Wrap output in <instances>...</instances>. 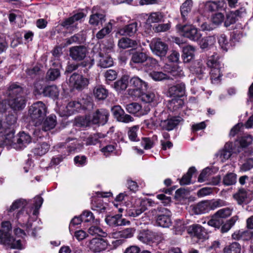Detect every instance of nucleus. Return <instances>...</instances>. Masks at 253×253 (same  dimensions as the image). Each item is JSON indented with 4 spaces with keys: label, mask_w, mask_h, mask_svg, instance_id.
Returning a JSON list of instances; mask_svg holds the SVG:
<instances>
[{
    "label": "nucleus",
    "mask_w": 253,
    "mask_h": 253,
    "mask_svg": "<svg viewBox=\"0 0 253 253\" xmlns=\"http://www.w3.org/2000/svg\"><path fill=\"white\" fill-rule=\"evenodd\" d=\"M112 112L115 118L119 121L125 123H128L134 121L130 115L126 114L124 110L120 106H115L112 108Z\"/></svg>",
    "instance_id": "4be33fe9"
},
{
    "label": "nucleus",
    "mask_w": 253,
    "mask_h": 253,
    "mask_svg": "<svg viewBox=\"0 0 253 253\" xmlns=\"http://www.w3.org/2000/svg\"><path fill=\"white\" fill-rule=\"evenodd\" d=\"M92 14L90 16L89 23L93 26L102 25L105 21V15L102 13H97L95 8L92 9Z\"/></svg>",
    "instance_id": "c756f323"
},
{
    "label": "nucleus",
    "mask_w": 253,
    "mask_h": 253,
    "mask_svg": "<svg viewBox=\"0 0 253 253\" xmlns=\"http://www.w3.org/2000/svg\"><path fill=\"white\" fill-rule=\"evenodd\" d=\"M60 72L57 69H50L46 75V79L48 81H53L59 78Z\"/></svg>",
    "instance_id": "e2e57ef3"
},
{
    "label": "nucleus",
    "mask_w": 253,
    "mask_h": 253,
    "mask_svg": "<svg viewBox=\"0 0 253 253\" xmlns=\"http://www.w3.org/2000/svg\"><path fill=\"white\" fill-rule=\"evenodd\" d=\"M188 233L192 236L199 239L205 240L208 238L206 230L199 224H193L187 229Z\"/></svg>",
    "instance_id": "6ab92c4d"
},
{
    "label": "nucleus",
    "mask_w": 253,
    "mask_h": 253,
    "mask_svg": "<svg viewBox=\"0 0 253 253\" xmlns=\"http://www.w3.org/2000/svg\"><path fill=\"white\" fill-rule=\"evenodd\" d=\"M71 140L72 141V142L68 143L69 141H68L66 142V145L63 143H59L57 144L56 146L57 148H62L63 147L66 148L67 147L68 154L78 150H80L82 149L83 146L82 145L79 144L77 140L71 139Z\"/></svg>",
    "instance_id": "7c9ffc66"
},
{
    "label": "nucleus",
    "mask_w": 253,
    "mask_h": 253,
    "mask_svg": "<svg viewBox=\"0 0 253 253\" xmlns=\"http://www.w3.org/2000/svg\"><path fill=\"white\" fill-rule=\"evenodd\" d=\"M135 97L139 98L143 102L146 103H150L156 100L157 96L153 92L145 93L144 91H142L139 96Z\"/></svg>",
    "instance_id": "49530a36"
},
{
    "label": "nucleus",
    "mask_w": 253,
    "mask_h": 253,
    "mask_svg": "<svg viewBox=\"0 0 253 253\" xmlns=\"http://www.w3.org/2000/svg\"><path fill=\"white\" fill-rule=\"evenodd\" d=\"M233 211V209L230 208H225L219 210L215 213L220 219L226 218L229 216Z\"/></svg>",
    "instance_id": "774afa93"
},
{
    "label": "nucleus",
    "mask_w": 253,
    "mask_h": 253,
    "mask_svg": "<svg viewBox=\"0 0 253 253\" xmlns=\"http://www.w3.org/2000/svg\"><path fill=\"white\" fill-rule=\"evenodd\" d=\"M112 47L110 46L106 49L104 45L100 47V51L98 52V48L96 46L93 49L94 58L97 61L98 65L101 68H108L113 65V60L111 55L109 54Z\"/></svg>",
    "instance_id": "0eeeda50"
},
{
    "label": "nucleus",
    "mask_w": 253,
    "mask_h": 253,
    "mask_svg": "<svg viewBox=\"0 0 253 253\" xmlns=\"http://www.w3.org/2000/svg\"><path fill=\"white\" fill-rule=\"evenodd\" d=\"M42 91L43 92L44 96H49L54 99L56 98L59 94V89L54 85L44 87Z\"/></svg>",
    "instance_id": "58836bf2"
},
{
    "label": "nucleus",
    "mask_w": 253,
    "mask_h": 253,
    "mask_svg": "<svg viewBox=\"0 0 253 253\" xmlns=\"http://www.w3.org/2000/svg\"><path fill=\"white\" fill-rule=\"evenodd\" d=\"M104 135L101 133L94 134L88 137L85 141L86 145H96L98 143L101 142L100 139L103 138Z\"/></svg>",
    "instance_id": "3c124183"
},
{
    "label": "nucleus",
    "mask_w": 253,
    "mask_h": 253,
    "mask_svg": "<svg viewBox=\"0 0 253 253\" xmlns=\"http://www.w3.org/2000/svg\"><path fill=\"white\" fill-rule=\"evenodd\" d=\"M109 115L108 111L106 109L97 110L92 114L90 115L91 123L94 125H103L108 121Z\"/></svg>",
    "instance_id": "dca6fc26"
},
{
    "label": "nucleus",
    "mask_w": 253,
    "mask_h": 253,
    "mask_svg": "<svg viewBox=\"0 0 253 253\" xmlns=\"http://www.w3.org/2000/svg\"><path fill=\"white\" fill-rule=\"evenodd\" d=\"M185 92V85L183 83L171 86L169 89V93L170 96H182L184 94Z\"/></svg>",
    "instance_id": "c85d7f7f"
},
{
    "label": "nucleus",
    "mask_w": 253,
    "mask_h": 253,
    "mask_svg": "<svg viewBox=\"0 0 253 253\" xmlns=\"http://www.w3.org/2000/svg\"><path fill=\"white\" fill-rule=\"evenodd\" d=\"M146 210L145 202L142 199H135L132 205L127 207L126 211L128 216L137 217Z\"/></svg>",
    "instance_id": "4468645a"
},
{
    "label": "nucleus",
    "mask_w": 253,
    "mask_h": 253,
    "mask_svg": "<svg viewBox=\"0 0 253 253\" xmlns=\"http://www.w3.org/2000/svg\"><path fill=\"white\" fill-rule=\"evenodd\" d=\"M126 109L128 113L137 117H140L148 113L150 110V106L148 104H145L142 106L138 103L133 102L126 105Z\"/></svg>",
    "instance_id": "2eb2a0df"
},
{
    "label": "nucleus",
    "mask_w": 253,
    "mask_h": 253,
    "mask_svg": "<svg viewBox=\"0 0 253 253\" xmlns=\"http://www.w3.org/2000/svg\"><path fill=\"white\" fill-rule=\"evenodd\" d=\"M135 231V229L134 228H126L113 233V236L115 238H130L133 237Z\"/></svg>",
    "instance_id": "473e14b6"
},
{
    "label": "nucleus",
    "mask_w": 253,
    "mask_h": 253,
    "mask_svg": "<svg viewBox=\"0 0 253 253\" xmlns=\"http://www.w3.org/2000/svg\"><path fill=\"white\" fill-rule=\"evenodd\" d=\"M241 246L237 242H233L232 244L226 246L224 249V253H240Z\"/></svg>",
    "instance_id": "6e6d98bb"
},
{
    "label": "nucleus",
    "mask_w": 253,
    "mask_h": 253,
    "mask_svg": "<svg viewBox=\"0 0 253 253\" xmlns=\"http://www.w3.org/2000/svg\"><path fill=\"white\" fill-rule=\"evenodd\" d=\"M46 108L41 101L33 104L29 108V115L36 126H38L46 115Z\"/></svg>",
    "instance_id": "6e6552de"
},
{
    "label": "nucleus",
    "mask_w": 253,
    "mask_h": 253,
    "mask_svg": "<svg viewBox=\"0 0 253 253\" xmlns=\"http://www.w3.org/2000/svg\"><path fill=\"white\" fill-rule=\"evenodd\" d=\"M108 91L101 86H96L93 90V94L95 97L98 100H104L108 96Z\"/></svg>",
    "instance_id": "09e8293b"
},
{
    "label": "nucleus",
    "mask_w": 253,
    "mask_h": 253,
    "mask_svg": "<svg viewBox=\"0 0 253 253\" xmlns=\"http://www.w3.org/2000/svg\"><path fill=\"white\" fill-rule=\"evenodd\" d=\"M129 85L131 87L128 90V93L132 97L139 96L142 91L147 88V83L137 76H134L129 80Z\"/></svg>",
    "instance_id": "9b49d317"
},
{
    "label": "nucleus",
    "mask_w": 253,
    "mask_h": 253,
    "mask_svg": "<svg viewBox=\"0 0 253 253\" xmlns=\"http://www.w3.org/2000/svg\"><path fill=\"white\" fill-rule=\"evenodd\" d=\"M129 77L128 76L124 75L121 79L114 84V87L118 92L125 90L128 85Z\"/></svg>",
    "instance_id": "e433bc0d"
},
{
    "label": "nucleus",
    "mask_w": 253,
    "mask_h": 253,
    "mask_svg": "<svg viewBox=\"0 0 253 253\" xmlns=\"http://www.w3.org/2000/svg\"><path fill=\"white\" fill-rule=\"evenodd\" d=\"M108 245L107 241L102 238H93L89 242L87 246L95 253L100 252L107 249Z\"/></svg>",
    "instance_id": "5701e85b"
},
{
    "label": "nucleus",
    "mask_w": 253,
    "mask_h": 253,
    "mask_svg": "<svg viewBox=\"0 0 253 253\" xmlns=\"http://www.w3.org/2000/svg\"><path fill=\"white\" fill-rule=\"evenodd\" d=\"M121 214H118L115 215H108L105 218V222L110 226L116 227L118 226L128 225L130 222L125 218H122Z\"/></svg>",
    "instance_id": "b1692460"
},
{
    "label": "nucleus",
    "mask_w": 253,
    "mask_h": 253,
    "mask_svg": "<svg viewBox=\"0 0 253 253\" xmlns=\"http://www.w3.org/2000/svg\"><path fill=\"white\" fill-rule=\"evenodd\" d=\"M171 216V213L170 211L167 209H164V211L158 215L157 217V224L164 228L169 227L172 223Z\"/></svg>",
    "instance_id": "412c9836"
},
{
    "label": "nucleus",
    "mask_w": 253,
    "mask_h": 253,
    "mask_svg": "<svg viewBox=\"0 0 253 253\" xmlns=\"http://www.w3.org/2000/svg\"><path fill=\"white\" fill-rule=\"evenodd\" d=\"M147 55L143 52H136L132 54L129 63L132 68H134V64L143 63L147 59Z\"/></svg>",
    "instance_id": "c9c22d12"
},
{
    "label": "nucleus",
    "mask_w": 253,
    "mask_h": 253,
    "mask_svg": "<svg viewBox=\"0 0 253 253\" xmlns=\"http://www.w3.org/2000/svg\"><path fill=\"white\" fill-rule=\"evenodd\" d=\"M223 219H220L217 215L214 213L208 221V224L209 226L213 227L215 228L219 229L222 224Z\"/></svg>",
    "instance_id": "680f3d73"
},
{
    "label": "nucleus",
    "mask_w": 253,
    "mask_h": 253,
    "mask_svg": "<svg viewBox=\"0 0 253 253\" xmlns=\"http://www.w3.org/2000/svg\"><path fill=\"white\" fill-rule=\"evenodd\" d=\"M1 228L0 230V240L2 244L12 249L21 250L24 248L23 241L21 240L25 235L23 230L19 228L14 229V232L16 237L14 238L10 233L11 230L10 222H2Z\"/></svg>",
    "instance_id": "f257e3e1"
},
{
    "label": "nucleus",
    "mask_w": 253,
    "mask_h": 253,
    "mask_svg": "<svg viewBox=\"0 0 253 253\" xmlns=\"http://www.w3.org/2000/svg\"><path fill=\"white\" fill-rule=\"evenodd\" d=\"M218 42L221 48L225 51H227L230 47L227 36L222 34L218 38Z\"/></svg>",
    "instance_id": "4d7b16f0"
},
{
    "label": "nucleus",
    "mask_w": 253,
    "mask_h": 253,
    "mask_svg": "<svg viewBox=\"0 0 253 253\" xmlns=\"http://www.w3.org/2000/svg\"><path fill=\"white\" fill-rule=\"evenodd\" d=\"M219 56L214 53L208 58L207 65L211 70L210 72L211 82L213 84H218L221 77V64L219 61Z\"/></svg>",
    "instance_id": "1a4fd4ad"
},
{
    "label": "nucleus",
    "mask_w": 253,
    "mask_h": 253,
    "mask_svg": "<svg viewBox=\"0 0 253 253\" xmlns=\"http://www.w3.org/2000/svg\"><path fill=\"white\" fill-rule=\"evenodd\" d=\"M112 21H114V20H110L105 28H102L96 34V36L97 39H102L111 32L112 29Z\"/></svg>",
    "instance_id": "052dcab7"
},
{
    "label": "nucleus",
    "mask_w": 253,
    "mask_h": 253,
    "mask_svg": "<svg viewBox=\"0 0 253 253\" xmlns=\"http://www.w3.org/2000/svg\"><path fill=\"white\" fill-rule=\"evenodd\" d=\"M253 141V136L248 134L244 135L234 144L236 147V150H235L234 152L235 153H240L242 151H244L246 153L245 151L246 148L250 145Z\"/></svg>",
    "instance_id": "aec40b11"
},
{
    "label": "nucleus",
    "mask_w": 253,
    "mask_h": 253,
    "mask_svg": "<svg viewBox=\"0 0 253 253\" xmlns=\"http://www.w3.org/2000/svg\"><path fill=\"white\" fill-rule=\"evenodd\" d=\"M246 13V9L243 7L235 11H231L227 15V18L224 24L225 26L228 27L230 24L234 23L238 17L244 16Z\"/></svg>",
    "instance_id": "bb28decb"
},
{
    "label": "nucleus",
    "mask_w": 253,
    "mask_h": 253,
    "mask_svg": "<svg viewBox=\"0 0 253 253\" xmlns=\"http://www.w3.org/2000/svg\"><path fill=\"white\" fill-rule=\"evenodd\" d=\"M185 226L186 224L183 220L177 219L174 221L173 232L175 234L181 235L185 231Z\"/></svg>",
    "instance_id": "de8ad7c7"
},
{
    "label": "nucleus",
    "mask_w": 253,
    "mask_h": 253,
    "mask_svg": "<svg viewBox=\"0 0 253 253\" xmlns=\"http://www.w3.org/2000/svg\"><path fill=\"white\" fill-rule=\"evenodd\" d=\"M88 232L92 236H99L103 237L107 236V233L104 232L102 229L97 225L90 226L88 230Z\"/></svg>",
    "instance_id": "864d4df0"
},
{
    "label": "nucleus",
    "mask_w": 253,
    "mask_h": 253,
    "mask_svg": "<svg viewBox=\"0 0 253 253\" xmlns=\"http://www.w3.org/2000/svg\"><path fill=\"white\" fill-rule=\"evenodd\" d=\"M193 6V1L192 0H186L182 3L180 7V12L183 17H185L191 11Z\"/></svg>",
    "instance_id": "603ef678"
},
{
    "label": "nucleus",
    "mask_w": 253,
    "mask_h": 253,
    "mask_svg": "<svg viewBox=\"0 0 253 253\" xmlns=\"http://www.w3.org/2000/svg\"><path fill=\"white\" fill-rule=\"evenodd\" d=\"M195 48L191 45H186L183 48V61L184 62H189L194 56Z\"/></svg>",
    "instance_id": "c03bdc74"
},
{
    "label": "nucleus",
    "mask_w": 253,
    "mask_h": 253,
    "mask_svg": "<svg viewBox=\"0 0 253 253\" xmlns=\"http://www.w3.org/2000/svg\"><path fill=\"white\" fill-rule=\"evenodd\" d=\"M176 28L181 35L192 41L198 42L202 36L198 29L192 25H178Z\"/></svg>",
    "instance_id": "9d476101"
},
{
    "label": "nucleus",
    "mask_w": 253,
    "mask_h": 253,
    "mask_svg": "<svg viewBox=\"0 0 253 253\" xmlns=\"http://www.w3.org/2000/svg\"><path fill=\"white\" fill-rule=\"evenodd\" d=\"M86 49L83 46H74L70 49V55L74 60H82L85 56Z\"/></svg>",
    "instance_id": "cd10ccee"
},
{
    "label": "nucleus",
    "mask_w": 253,
    "mask_h": 253,
    "mask_svg": "<svg viewBox=\"0 0 253 253\" xmlns=\"http://www.w3.org/2000/svg\"><path fill=\"white\" fill-rule=\"evenodd\" d=\"M165 69L173 77H181L184 76L182 69L178 66L175 65L171 67L170 65L167 64L165 66Z\"/></svg>",
    "instance_id": "ea45409f"
},
{
    "label": "nucleus",
    "mask_w": 253,
    "mask_h": 253,
    "mask_svg": "<svg viewBox=\"0 0 253 253\" xmlns=\"http://www.w3.org/2000/svg\"><path fill=\"white\" fill-rule=\"evenodd\" d=\"M179 122L180 120L179 119L175 118H171L165 120H161L160 125L163 129L171 130L179 124Z\"/></svg>",
    "instance_id": "f704fd0d"
},
{
    "label": "nucleus",
    "mask_w": 253,
    "mask_h": 253,
    "mask_svg": "<svg viewBox=\"0 0 253 253\" xmlns=\"http://www.w3.org/2000/svg\"><path fill=\"white\" fill-rule=\"evenodd\" d=\"M196 172L194 167L190 168L186 174L183 176L180 181L181 185H188L191 183V178L193 173Z\"/></svg>",
    "instance_id": "bf43d9fd"
},
{
    "label": "nucleus",
    "mask_w": 253,
    "mask_h": 253,
    "mask_svg": "<svg viewBox=\"0 0 253 253\" xmlns=\"http://www.w3.org/2000/svg\"><path fill=\"white\" fill-rule=\"evenodd\" d=\"M138 239L144 244L156 249L158 245L164 240L162 233H156L150 230L140 231L137 236Z\"/></svg>",
    "instance_id": "423d86ee"
},
{
    "label": "nucleus",
    "mask_w": 253,
    "mask_h": 253,
    "mask_svg": "<svg viewBox=\"0 0 253 253\" xmlns=\"http://www.w3.org/2000/svg\"><path fill=\"white\" fill-rule=\"evenodd\" d=\"M212 170L211 168L207 167L203 170L198 177V181L203 182L208 179L210 176L211 175Z\"/></svg>",
    "instance_id": "338daca9"
},
{
    "label": "nucleus",
    "mask_w": 253,
    "mask_h": 253,
    "mask_svg": "<svg viewBox=\"0 0 253 253\" xmlns=\"http://www.w3.org/2000/svg\"><path fill=\"white\" fill-rule=\"evenodd\" d=\"M27 201L23 199L14 201L9 207L7 209L9 216H13V220H15L22 226H26L27 230H30L32 224L29 221L30 213L26 211Z\"/></svg>",
    "instance_id": "f03ea898"
},
{
    "label": "nucleus",
    "mask_w": 253,
    "mask_h": 253,
    "mask_svg": "<svg viewBox=\"0 0 253 253\" xmlns=\"http://www.w3.org/2000/svg\"><path fill=\"white\" fill-rule=\"evenodd\" d=\"M239 204H247L253 198V192L250 190L240 189L234 196Z\"/></svg>",
    "instance_id": "393cba45"
},
{
    "label": "nucleus",
    "mask_w": 253,
    "mask_h": 253,
    "mask_svg": "<svg viewBox=\"0 0 253 253\" xmlns=\"http://www.w3.org/2000/svg\"><path fill=\"white\" fill-rule=\"evenodd\" d=\"M237 181V175L233 172H230L225 175L223 183L225 185L230 186L235 184Z\"/></svg>",
    "instance_id": "13d9d810"
},
{
    "label": "nucleus",
    "mask_w": 253,
    "mask_h": 253,
    "mask_svg": "<svg viewBox=\"0 0 253 253\" xmlns=\"http://www.w3.org/2000/svg\"><path fill=\"white\" fill-rule=\"evenodd\" d=\"M56 125V118L54 115H50L46 119L42 122L40 124H39V126L38 127H40L39 128H36L34 131V134L40 138L42 136V135L41 134V128L43 131H47L51 129H53Z\"/></svg>",
    "instance_id": "ddd939ff"
},
{
    "label": "nucleus",
    "mask_w": 253,
    "mask_h": 253,
    "mask_svg": "<svg viewBox=\"0 0 253 253\" xmlns=\"http://www.w3.org/2000/svg\"><path fill=\"white\" fill-rule=\"evenodd\" d=\"M215 42V39L211 36L207 37L202 39L200 42V46L202 49L209 48Z\"/></svg>",
    "instance_id": "0e129e2a"
},
{
    "label": "nucleus",
    "mask_w": 253,
    "mask_h": 253,
    "mask_svg": "<svg viewBox=\"0 0 253 253\" xmlns=\"http://www.w3.org/2000/svg\"><path fill=\"white\" fill-rule=\"evenodd\" d=\"M10 108L15 111L23 109L26 106V99L23 88L17 83L11 84L6 91Z\"/></svg>",
    "instance_id": "7ed1b4c3"
},
{
    "label": "nucleus",
    "mask_w": 253,
    "mask_h": 253,
    "mask_svg": "<svg viewBox=\"0 0 253 253\" xmlns=\"http://www.w3.org/2000/svg\"><path fill=\"white\" fill-rule=\"evenodd\" d=\"M152 53L160 58L166 56L167 54L169 46L160 38H154L149 44Z\"/></svg>",
    "instance_id": "f8f14e48"
},
{
    "label": "nucleus",
    "mask_w": 253,
    "mask_h": 253,
    "mask_svg": "<svg viewBox=\"0 0 253 253\" xmlns=\"http://www.w3.org/2000/svg\"><path fill=\"white\" fill-rule=\"evenodd\" d=\"M236 150V147L232 142L226 143L223 148L220 150L216 154V156L222 162H224L228 160L232 153Z\"/></svg>",
    "instance_id": "a211bd4d"
},
{
    "label": "nucleus",
    "mask_w": 253,
    "mask_h": 253,
    "mask_svg": "<svg viewBox=\"0 0 253 253\" xmlns=\"http://www.w3.org/2000/svg\"><path fill=\"white\" fill-rule=\"evenodd\" d=\"M137 45V42L136 41L132 40L126 38H122L118 42V46L123 49L133 47Z\"/></svg>",
    "instance_id": "37998d69"
},
{
    "label": "nucleus",
    "mask_w": 253,
    "mask_h": 253,
    "mask_svg": "<svg viewBox=\"0 0 253 253\" xmlns=\"http://www.w3.org/2000/svg\"><path fill=\"white\" fill-rule=\"evenodd\" d=\"M59 105V113L61 117L68 116L79 112L82 108L86 109L88 106L92 107V103L89 102L87 106L82 105L79 101H73L69 97H65L57 102Z\"/></svg>",
    "instance_id": "20e7f679"
},
{
    "label": "nucleus",
    "mask_w": 253,
    "mask_h": 253,
    "mask_svg": "<svg viewBox=\"0 0 253 253\" xmlns=\"http://www.w3.org/2000/svg\"><path fill=\"white\" fill-rule=\"evenodd\" d=\"M43 203V199L40 196H37L34 198V207L32 208L33 210V215L37 216L38 214V211L41 208Z\"/></svg>",
    "instance_id": "69168bd1"
},
{
    "label": "nucleus",
    "mask_w": 253,
    "mask_h": 253,
    "mask_svg": "<svg viewBox=\"0 0 253 253\" xmlns=\"http://www.w3.org/2000/svg\"><path fill=\"white\" fill-rule=\"evenodd\" d=\"M3 145L10 146L16 150L24 149L32 141L31 136L27 133L19 132L16 136H14V131L10 130L6 133Z\"/></svg>",
    "instance_id": "39448f33"
},
{
    "label": "nucleus",
    "mask_w": 253,
    "mask_h": 253,
    "mask_svg": "<svg viewBox=\"0 0 253 253\" xmlns=\"http://www.w3.org/2000/svg\"><path fill=\"white\" fill-rule=\"evenodd\" d=\"M88 84V80L82 75L73 74L69 79V85L77 89H82Z\"/></svg>",
    "instance_id": "f3484780"
},
{
    "label": "nucleus",
    "mask_w": 253,
    "mask_h": 253,
    "mask_svg": "<svg viewBox=\"0 0 253 253\" xmlns=\"http://www.w3.org/2000/svg\"><path fill=\"white\" fill-rule=\"evenodd\" d=\"M163 14L160 12H154L151 13L146 22V26L148 30H150L151 28V23H159L162 21Z\"/></svg>",
    "instance_id": "2f4dec72"
},
{
    "label": "nucleus",
    "mask_w": 253,
    "mask_h": 253,
    "mask_svg": "<svg viewBox=\"0 0 253 253\" xmlns=\"http://www.w3.org/2000/svg\"><path fill=\"white\" fill-rule=\"evenodd\" d=\"M49 149V145L46 142H42L38 144L32 150L35 155L42 156L45 154Z\"/></svg>",
    "instance_id": "79ce46f5"
},
{
    "label": "nucleus",
    "mask_w": 253,
    "mask_h": 253,
    "mask_svg": "<svg viewBox=\"0 0 253 253\" xmlns=\"http://www.w3.org/2000/svg\"><path fill=\"white\" fill-rule=\"evenodd\" d=\"M107 204L103 203L100 199L94 198L92 200L91 209L98 212H103L106 210Z\"/></svg>",
    "instance_id": "a19ab883"
},
{
    "label": "nucleus",
    "mask_w": 253,
    "mask_h": 253,
    "mask_svg": "<svg viewBox=\"0 0 253 253\" xmlns=\"http://www.w3.org/2000/svg\"><path fill=\"white\" fill-rule=\"evenodd\" d=\"M139 129L138 125L134 126L128 128L127 135L129 139L131 141H138L139 139L137 135Z\"/></svg>",
    "instance_id": "8fccbe9b"
},
{
    "label": "nucleus",
    "mask_w": 253,
    "mask_h": 253,
    "mask_svg": "<svg viewBox=\"0 0 253 253\" xmlns=\"http://www.w3.org/2000/svg\"><path fill=\"white\" fill-rule=\"evenodd\" d=\"M206 68L203 66L202 63L198 62L196 65L191 67L190 70L193 74L197 75L200 79H203L204 75L205 74Z\"/></svg>",
    "instance_id": "a18cd8bd"
},
{
    "label": "nucleus",
    "mask_w": 253,
    "mask_h": 253,
    "mask_svg": "<svg viewBox=\"0 0 253 253\" xmlns=\"http://www.w3.org/2000/svg\"><path fill=\"white\" fill-rule=\"evenodd\" d=\"M204 9L205 11L212 12L224 8L226 5L223 0L217 1L208 0L203 3Z\"/></svg>",
    "instance_id": "a878e982"
},
{
    "label": "nucleus",
    "mask_w": 253,
    "mask_h": 253,
    "mask_svg": "<svg viewBox=\"0 0 253 253\" xmlns=\"http://www.w3.org/2000/svg\"><path fill=\"white\" fill-rule=\"evenodd\" d=\"M208 200L199 203L193 207V210L196 214H202L208 212L211 210Z\"/></svg>",
    "instance_id": "72a5a7b5"
},
{
    "label": "nucleus",
    "mask_w": 253,
    "mask_h": 253,
    "mask_svg": "<svg viewBox=\"0 0 253 253\" xmlns=\"http://www.w3.org/2000/svg\"><path fill=\"white\" fill-rule=\"evenodd\" d=\"M137 24L133 23L120 29L118 33L122 36H133L137 31Z\"/></svg>",
    "instance_id": "4c0bfd02"
},
{
    "label": "nucleus",
    "mask_w": 253,
    "mask_h": 253,
    "mask_svg": "<svg viewBox=\"0 0 253 253\" xmlns=\"http://www.w3.org/2000/svg\"><path fill=\"white\" fill-rule=\"evenodd\" d=\"M75 124L78 126H87L92 124L90 115L78 117L76 119Z\"/></svg>",
    "instance_id": "5fc2aeb1"
}]
</instances>
